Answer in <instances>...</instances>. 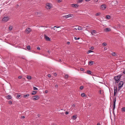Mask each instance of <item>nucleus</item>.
Instances as JSON below:
<instances>
[{"label":"nucleus","instance_id":"1","mask_svg":"<svg viewBox=\"0 0 125 125\" xmlns=\"http://www.w3.org/2000/svg\"><path fill=\"white\" fill-rule=\"evenodd\" d=\"M121 76V75H119L114 77L115 82L116 83H118L119 82Z\"/></svg>","mask_w":125,"mask_h":125},{"label":"nucleus","instance_id":"2","mask_svg":"<svg viewBox=\"0 0 125 125\" xmlns=\"http://www.w3.org/2000/svg\"><path fill=\"white\" fill-rule=\"evenodd\" d=\"M124 84L123 82L122 81H120L118 84V91H119L123 86Z\"/></svg>","mask_w":125,"mask_h":125},{"label":"nucleus","instance_id":"3","mask_svg":"<svg viewBox=\"0 0 125 125\" xmlns=\"http://www.w3.org/2000/svg\"><path fill=\"white\" fill-rule=\"evenodd\" d=\"M106 4H104L101 5L100 7L101 9L104 10L106 8Z\"/></svg>","mask_w":125,"mask_h":125},{"label":"nucleus","instance_id":"4","mask_svg":"<svg viewBox=\"0 0 125 125\" xmlns=\"http://www.w3.org/2000/svg\"><path fill=\"white\" fill-rule=\"evenodd\" d=\"M52 7V6L51 3H47L46 4V7L47 9H50Z\"/></svg>","mask_w":125,"mask_h":125},{"label":"nucleus","instance_id":"5","mask_svg":"<svg viewBox=\"0 0 125 125\" xmlns=\"http://www.w3.org/2000/svg\"><path fill=\"white\" fill-rule=\"evenodd\" d=\"M9 19L8 16L5 17L2 19V21L4 22H6Z\"/></svg>","mask_w":125,"mask_h":125},{"label":"nucleus","instance_id":"6","mask_svg":"<svg viewBox=\"0 0 125 125\" xmlns=\"http://www.w3.org/2000/svg\"><path fill=\"white\" fill-rule=\"evenodd\" d=\"M118 2L116 0H114L111 3V4L112 6H115L117 4Z\"/></svg>","mask_w":125,"mask_h":125},{"label":"nucleus","instance_id":"7","mask_svg":"<svg viewBox=\"0 0 125 125\" xmlns=\"http://www.w3.org/2000/svg\"><path fill=\"white\" fill-rule=\"evenodd\" d=\"M32 30L30 28H27L25 31V32L27 34L29 33Z\"/></svg>","mask_w":125,"mask_h":125},{"label":"nucleus","instance_id":"8","mask_svg":"<svg viewBox=\"0 0 125 125\" xmlns=\"http://www.w3.org/2000/svg\"><path fill=\"white\" fill-rule=\"evenodd\" d=\"M114 96H115L116 95L117 92V88L116 86H114Z\"/></svg>","mask_w":125,"mask_h":125},{"label":"nucleus","instance_id":"9","mask_svg":"<svg viewBox=\"0 0 125 125\" xmlns=\"http://www.w3.org/2000/svg\"><path fill=\"white\" fill-rule=\"evenodd\" d=\"M116 101V98L113 100V112H114V110L115 108V102Z\"/></svg>","mask_w":125,"mask_h":125},{"label":"nucleus","instance_id":"10","mask_svg":"<svg viewBox=\"0 0 125 125\" xmlns=\"http://www.w3.org/2000/svg\"><path fill=\"white\" fill-rule=\"evenodd\" d=\"M73 15L72 14H69L67 15H65L63 16V17L64 18H69L70 17H71L73 16Z\"/></svg>","mask_w":125,"mask_h":125},{"label":"nucleus","instance_id":"11","mask_svg":"<svg viewBox=\"0 0 125 125\" xmlns=\"http://www.w3.org/2000/svg\"><path fill=\"white\" fill-rule=\"evenodd\" d=\"M44 37L45 40L47 41H51V39L48 36H47L46 35H44Z\"/></svg>","mask_w":125,"mask_h":125},{"label":"nucleus","instance_id":"12","mask_svg":"<svg viewBox=\"0 0 125 125\" xmlns=\"http://www.w3.org/2000/svg\"><path fill=\"white\" fill-rule=\"evenodd\" d=\"M39 98V97L38 96H33V100L35 101L38 99Z\"/></svg>","mask_w":125,"mask_h":125},{"label":"nucleus","instance_id":"13","mask_svg":"<svg viewBox=\"0 0 125 125\" xmlns=\"http://www.w3.org/2000/svg\"><path fill=\"white\" fill-rule=\"evenodd\" d=\"M6 98L8 99L9 100L12 98V96L10 95H8L6 97Z\"/></svg>","mask_w":125,"mask_h":125},{"label":"nucleus","instance_id":"14","mask_svg":"<svg viewBox=\"0 0 125 125\" xmlns=\"http://www.w3.org/2000/svg\"><path fill=\"white\" fill-rule=\"evenodd\" d=\"M111 30V29L110 28H108L105 29L104 30L105 31H109Z\"/></svg>","mask_w":125,"mask_h":125},{"label":"nucleus","instance_id":"15","mask_svg":"<svg viewBox=\"0 0 125 125\" xmlns=\"http://www.w3.org/2000/svg\"><path fill=\"white\" fill-rule=\"evenodd\" d=\"M72 6L74 8H77L78 7V6L76 4H72Z\"/></svg>","mask_w":125,"mask_h":125},{"label":"nucleus","instance_id":"16","mask_svg":"<svg viewBox=\"0 0 125 125\" xmlns=\"http://www.w3.org/2000/svg\"><path fill=\"white\" fill-rule=\"evenodd\" d=\"M30 95L29 94H27L25 95H23L24 97L26 98H27V97H28Z\"/></svg>","mask_w":125,"mask_h":125},{"label":"nucleus","instance_id":"17","mask_svg":"<svg viewBox=\"0 0 125 125\" xmlns=\"http://www.w3.org/2000/svg\"><path fill=\"white\" fill-rule=\"evenodd\" d=\"M81 96L82 97H86V95L84 93H82L81 94Z\"/></svg>","mask_w":125,"mask_h":125},{"label":"nucleus","instance_id":"18","mask_svg":"<svg viewBox=\"0 0 125 125\" xmlns=\"http://www.w3.org/2000/svg\"><path fill=\"white\" fill-rule=\"evenodd\" d=\"M110 16L109 15H107L106 16V18L107 19H110Z\"/></svg>","mask_w":125,"mask_h":125},{"label":"nucleus","instance_id":"19","mask_svg":"<svg viewBox=\"0 0 125 125\" xmlns=\"http://www.w3.org/2000/svg\"><path fill=\"white\" fill-rule=\"evenodd\" d=\"M94 63V62L93 61H90L89 62V64L90 65H92Z\"/></svg>","mask_w":125,"mask_h":125},{"label":"nucleus","instance_id":"20","mask_svg":"<svg viewBox=\"0 0 125 125\" xmlns=\"http://www.w3.org/2000/svg\"><path fill=\"white\" fill-rule=\"evenodd\" d=\"M27 78L28 80H31V77L30 76L27 75Z\"/></svg>","mask_w":125,"mask_h":125},{"label":"nucleus","instance_id":"21","mask_svg":"<svg viewBox=\"0 0 125 125\" xmlns=\"http://www.w3.org/2000/svg\"><path fill=\"white\" fill-rule=\"evenodd\" d=\"M68 74H66L65 75L64 78L65 79H67L68 78Z\"/></svg>","mask_w":125,"mask_h":125},{"label":"nucleus","instance_id":"22","mask_svg":"<svg viewBox=\"0 0 125 125\" xmlns=\"http://www.w3.org/2000/svg\"><path fill=\"white\" fill-rule=\"evenodd\" d=\"M36 91H33L32 92L31 94L32 95H34L36 94Z\"/></svg>","mask_w":125,"mask_h":125},{"label":"nucleus","instance_id":"23","mask_svg":"<svg viewBox=\"0 0 125 125\" xmlns=\"http://www.w3.org/2000/svg\"><path fill=\"white\" fill-rule=\"evenodd\" d=\"M122 112H125V107L122 108L121 109Z\"/></svg>","mask_w":125,"mask_h":125},{"label":"nucleus","instance_id":"24","mask_svg":"<svg viewBox=\"0 0 125 125\" xmlns=\"http://www.w3.org/2000/svg\"><path fill=\"white\" fill-rule=\"evenodd\" d=\"M72 117L74 120H75L76 118V116L75 115H73V116Z\"/></svg>","mask_w":125,"mask_h":125},{"label":"nucleus","instance_id":"25","mask_svg":"<svg viewBox=\"0 0 125 125\" xmlns=\"http://www.w3.org/2000/svg\"><path fill=\"white\" fill-rule=\"evenodd\" d=\"M12 26H9V30L10 31H11V30H12Z\"/></svg>","mask_w":125,"mask_h":125},{"label":"nucleus","instance_id":"26","mask_svg":"<svg viewBox=\"0 0 125 125\" xmlns=\"http://www.w3.org/2000/svg\"><path fill=\"white\" fill-rule=\"evenodd\" d=\"M93 33H96L95 30H93L92 31L91 33L92 34H94Z\"/></svg>","mask_w":125,"mask_h":125},{"label":"nucleus","instance_id":"27","mask_svg":"<svg viewBox=\"0 0 125 125\" xmlns=\"http://www.w3.org/2000/svg\"><path fill=\"white\" fill-rule=\"evenodd\" d=\"M101 13L100 12H98L97 13H96L95 14V15L96 16H99L100 15Z\"/></svg>","mask_w":125,"mask_h":125},{"label":"nucleus","instance_id":"28","mask_svg":"<svg viewBox=\"0 0 125 125\" xmlns=\"http://www.w3.org/2000/svg\"><path fill=\"white\" fill-rule=\"evenodd\" d=\"M87 73L88 74H91L92 72L88 70L87 71Z\"/></svg>","mask_w":125,"mask_h":125},{"label":"nucleus","instance_id":"29","mask_svg":"<svg viewBox=\"0 0 125 125\" xmlns=\"http://www.w3.org/2000/svg\"><path fill=\"white\" fill-rule=\"evenodd\" d=\"M78 29L79 30H81L82 29V27H79L78 28Z\"/></svg>","mask_w":125,"mask_h":125},{"label":"nucleus","instance_id":"30","mask_svg":"<svg viewBox=\"0 0 125 125\" xmlns=\"http://www.w3.org/2000/svg\"><path fill=\"white\" fill-rule=\"evenodd\" d=\"M112 55H113V56H115L116 55V53L115 52H113L112 53Z\"/></svg>","mask_w":125,"mask_h":125},{"label":"nucleus","instance_id":"31","mask_svg":"<svg viewBox=\"0 0 125 125\" xmlns=\"http://www.w3.org/2000/svg\"><path fill=\"white\" fill-rule=\"evenodd\" d=\"M83 0H78L77 1L78 3H80L81 2L83 1Z\"/></svg>","mask_w":125,"mask_h":125},{"label":"nucleus","instance_id":"32","mask_svg":"<svg viewBox=\"0 0 125 125\" xmlns=\"http://www.w3.org/2000/svg\"><path fill=\"white\" fill-rule=\"evenodd\" d=\"M107 43L105 42H104L102 44V45L103 46H105L107 45Z\"/></svg>","mask_w":125,"mask_h":125},{"label":"nucleus","instance_id":"33","mask_svg":"<svg viewBox=\"0 0 125 125\" xmlns=\"http://www.w3.org/2000/svg\"><path fill=\"white\" fill-rule=\"evenodd\" d=\"M93 51L91 50H89L88 52H87V53H91V52H93Z\"/></svg>","mask_w":125,"mask_h":125},{"label":"nucleus","instance_id":"34","mask_svg":"<svg viewBox=\"0 0 125 125\" xmlns=\"http://www.w3.org/2000/svg\"><path fill=\"white\" fill-rule=\"evenodd\" d=\"M27 49H28V50H30L31 49L30 46L29 45V46H27Z\"/></svg>","mask_w":125,"mask_h":125},{"label":"nucleus","instance_id":"35","mask_svg":"<svg viewBox=\"0 0 125 125\" xmlns=\"http://www.w3.org/2000/svg\"><path fill=\"white\" fill-rule=\"evenodd\" d=\"M74 39L75 40H78L80 39V38H77L76 37H74Z\"/></svg>","mask_w":125,"mask_h":125},{"label":"nucleus","instance_id":"36","mask_svg":"<svg viewBox=\"0 0 125 125\" xmlns=\"http://www.w3.org/2000/svg\"><path fill=\"white\" fill-rule=\"evenodd\" d=\"M83 86H81L80 87V88L81 89H82L83 88Z\"/></svg>","mask_w":125,"mask_h":125},{"label":"nucleus","instance_id":"37","mask_svg":"<svg viewBox=\"0 0 125 125\" xmlns=\"http://www.w3.org/2000/svg\"><path fill=\"white\" fill-rule=\"evenodd\" d=\"M21 96V95L19 94H18L17 95V97L18 98H20V97Z\"/></svg>","mask_w":125,"mask_h":125},{"label":"nucleus","instance_id":"38","mask_svg":"<svg viewBox=\"0 0 125 125\" xmlns=\"http://www.w3.org/2000/svg\"><path fill=\"white\" fill-rule=\"evenodd\" d=\"M33 89L34 90H37L38 89L36 87H33Z\"/></svg>","mask_w":125,"mask_h":125},{"label":"nucleus","instance_id":"39","mask_svg":"<svg viewBox=\"0 0 125 125\" xmlns=\"http://www.w3.org/2000/svg\"><path fill=\"white\" fill-rule=\"evenodd\" d=\"M9 104H11L12 103V102L11 101H9Z\"/></svg>","mask_w":125,"mask_h":125},{"label":"nucleus","instance_id":"40","mask_svg":"<svg viewBox=\"0 0 125 125\" xmlns=\"http://www.w3.org/2000/svg\"><path fill=\"white\" fill-rule=\"evenodd\" d=\"M98 0H94V2L96 3L98 2Z\"/></svg>","mask_w":125,"mask_h":125},{"label":"nucleus","instance_id":"41","mask_svg":"<svg viewBox=\"0 0 125 125\" xmlns=\"http://www.w3.org/2000/svg\"><path fill=\"white\" fill-rule=\"evenodd\" d=\"M18 78L19 79H20L22 78V76L20 75L18 77Z\"/></svg>","mask_w":125,"mask_h":125},{"label":"nucleus","instance_id":"42","mask_svg":"<svg viewBox=\"0 0 125 125\" xmlns=\"http://www.w3.org/2000/svg\"><path fill=\"white\" fill-rule=\"evenodd\" d=\"M55 27L56 28H59L60 27L55 26L54 27V28H55Z\"/></svg>","mask_w":125,"mask_h":125},{"label":"nucleus","instance_id":"43","mask_svg":"<svg viewBox=\"0 0 125 125\" xmlns=\"http://www.w3.org/2000/svg\"><path fill=\"white\" fill-rule=\"evenodd\" d=\"M48 76L49 77H51V75L50 74H48Z\"/></svg>","mask_w":125,"mask_h":125},{"label":"nucleus","instance_id":"44","mask_svg":"<svg viewBox=\"0 0 125 125\" xmlns=\"http://www.w3.org/2000/svg\"><path fill=\"white\" fill-rule=\"evenodd\" d=\"M90 49L92 50H93L94 49V47H91Z\"/></svg>","mask_w":125,"mask_h":125},{"label":"nucleus","instance_id":"45","mask_svg":"<svg viewBox=\"0 0 125 125\" xmlns=\"http://www.w3.org/2000/svg\"><path fill=\"white\" fill-rule=\"evenodd\" d=\"M69 113V112L67 111L65 113V114L66 115L68 114Z\"/></svg>","mask_w":125,"mask_h":125},{"label":"nucleus","instance_id":"46","mask_svg":"<svg viewBox=\"0 0 125 125\" xmlns=\"http://www.w3.org/2000/svg\"><path fill=\"white\" fill-rule=\"evenodd\" d=\"M25 116H21V118H25Z\"/></svg>","mask_w":125,"mask_h":125},{"label":"nucleus","instance_id":"47","mask_svg":"<svg viewBox=\"0 0 125 125\" xmlns=\"http://www.w3.org/2000/svg\"><path fill=\"white\" fill-rule=\"evenodd\" d=\"M55 87L57 88L58 87V85H55Z\"/></svg>","mask_w":125,"mask_h":125},{"label":"nucleus","instance_id":"48","mask_svg":"<svg viewBox=\"0 0 125 125\" xmlns=\"http://www.w3.org/2000/svg\"><path fill=\"white\" fill-rule=\"evenodd\" d=\"M48 91L47 90H46L45 91V93H47L48 92Z\"/></svg>","mask_w":125,"mask_h":125},{"label":"nucleus","instance_id":"49","mask_svg":"<svg viewBox=\"0 0 125 125\" xmlns=\"http://www.w3.org/2000/svg\"><path fill=\"white\" fill-rule=\"evenodd\" d=\"M100 125V124L99 123H97V125Z\"/></svg>","mask_w":125,"mask_h":125},{"label":"nucleus","instance_id":"50","mask_svg":"<svg viewBox=\"0 0 125 125\" xmlns=\"http://www.w3.org/2000/svg\"><path fill=\"white\" fill-rule=\"evenodd\" d=\"M99 93L101 94V90H100L99 91Z\"/></svg>","mask_w":125,"mask_h":125},{"label":"nucleus","instance_id":"51","mask_svg":"<svg viewBox=\"0 0 125 125\" xmlns=\"http://www.w3.org/2000/svg\"><path fill=\"white\" fill-rule=\"evenodd\" d=\"M70 43V42H67V44H69Z\"/></svg>","mask_w":125,"mask_h":125},{"label":"nucleus","instance_id":"52","mask_svg":"<svg viewBox=\"0 0 125 125\" xmlns=\"http://www.w3.org/2000/svg\"><path fill=\"white\" fill-rule=\"evenodd\" d=\"M90 0H85V1H89Z\"/></svg>","mask_w":125,"mask_h":125},{"label":"nucleus","instance_id":"53","mask_svg":"<svg viewBox=\"0 0 125 125\" xmlns=\"http://www.w3.org/2000/svg\"><path fill=\"white\" fill-rule=\"evenodd\" d=\"M54 76H56L57 75V74L56 73H54Z\"/></svg>","mask_w":125,"mask_h":125},{"label":"nucleus","instance_id":"54","mask_svg":"<svg viewBox=\"0 0 125 125\" xmlns=\"http://www.w3.org/2000/svg\"><path fill=\"white\" fill-rule=\"evenodd\" d=\"M123 73L125 74V70L123 72Z\"/></svg>","mask_w":125,"mask_h":125},{"label":"nucleus","instance_id":"55","mask_svg":"<svg viewBox=\"0 0 125 125\" xmlns=\"http://www.w3.org/2000/svg\"><path fill=\"white\" fill-rule=\"evenodd\" d=\"M77 30V28H74V29H73V30Z\"/></svg>","mask_w":125,"mask_h":125},{"label":"nucleus","instance_id":"56","mask_svg":"<svg viewBox=\"0 0 125 125\" xmlns=\"http://www.w3.org/2000/svg\"><path fill=\"white\" fill-rule=\"evenodd\" d=\"M104 49L105 50H107V48H106V47H104Z\"/></svg>","mask_w":125,"mask_h":125},{"label":"nucleus","instance_id":"57","mask_svg":"<svg viewBox=\"0 0 125 125\" xmlns=\"http://www.w3.org/2000/svg\"><path fill=\"white\" fill-rule=\"evenodd\" d=\"M72 106L74 107L75 106V104H72Z\"/></svg>","mask_w":125,"mask_h":125},{"label":"nucleus","instance_id":"58","mask_svg":"<svg viewBox=\"0 0 125 125\" xmlns=\"http://www.w3.org/2000/svg\"><path fill=\"white\" fill-rule=\"evenodd\" d=\"M37 48L38 50H39V47H38Z\"/></svg>","mask_w":125,"mask_h":125},{"label":"nucleus","instance_id":"59","mask_svg":"<svg viewBox=\"0 0 125 125\" xmlns=\"http://www.w3.org/2000/svg\"><path fill=\"white\" fill-rule=\"evenodd\" d=\"M33 53H36V52H35V51H33Z\"/></svg>","mask_w":125,"mask_h":125},{"label":"nucleus","instance_id":"60","mask_svg":"<svg viewBox=\"0 0 125 125\" xmlns=\"http://www.w3.org/2000/svg\"><path fill=\"white\" fill-rule=\"evenodd\" d=\"M58 0V2H60V0Z\"/></svg>","mask_w":125,"mask_h":125},{"label":"nucleus","instance_id":"61","mask_svg":"<svg viewBox=\"0 0 125 125\" xmlns=\"http://www.w3.org/2000/svg\"><path fill=\"white\" fill-rule=\"evenodd\" d=\"M54 27H52V28H51V29H54Z\"/></svg>","mask_w":125,"mask_h":125},{"label":"nucleus","instance_id":"62","mask_svg":"<svg viewBox=\"0 0 125 125\" xmlns=\"http://www.w3.org/2000/svg\"><path fill=\"white\" fill-rule=\"evenodd\" d=\"M48 53H50V52L49 51H48Z\"/></svg>","mask_w":125,"mask_h":125},{"label":"nucleus","instance_id":"63","mask_svg":"<svg viewBox=\"0 0 125 125\" xmlns=\"http://www.w3.org/2000/svg\"><path fill=\"white\" fill-rule=\"evenodd\" d=\"M86 27H88V26H86Z\"/></svg>","mask_w":125,"mask_h":125},{"label":"nucleus","instance_id":"64","mask_svg":"<svg viewBox=\"0 0 125 125\" xmlns=\"http://www.w3.org/2000/svg\"><path fill=\"white\" fill-rule=\"evenodd\" d=\"M61 60H59V62H61Z\"/></svg>","mask_w":125,"mask_h":125}]
</instances>
